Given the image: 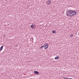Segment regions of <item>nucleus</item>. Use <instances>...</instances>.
<instances>
[{
  "label": "nucleus",
  "mask_w": 79,
  "mask_h": 79,
  "mask_svg": "<svg viewBox=\"0 0 79 79\" xmlns=\"http://www.w3.org/2000/svg\"><path fill=\"white\" fill-rule=\"evenodd\" d=\"M76 14V12L71 10H69L66 13V15L67 16H69V17H72V16H75Z\"/></svg>",
  "instance_id": "f257e3e1"
},
{
  "label": "nucleus",
  "mask_w": 79,
  "mask_h": 79,
  "mask_svg": "<svg viewBox=\"0 0 79 79\" xmlns=\"http://www.w3.org/2000/svg\"><path fill=\"white\" fill-rule=\"evenodd\" d=\"M44 49H47V48H48V44H44Z\"/></svg>",
  "instance_id": "f03ea898"
},
{
  "label": "nucleus",
  "mask_w": 79,
  "mask_h": 79,
  "mask_svg": "<svg viewBox=\"0 0 79 79\" xmlns=\"http://www.w3.org/2000/svg\"><path fill=\"white\" fill-rule=\"evenodd\" d=\"M46 3L48 5H49L51 3V1L50 0H49L48 1L46 2Z\"/></svg>",
  "instance_id": "7ed1b4c3"
},
{
  "label": "nucleus",
  "mask_w": 79,
  "mask_h": 79,
  "mask_svg": "<svg viewBox=\"0 0 79 79\" xmlns=\"http://www.w3.org/2000/svg\"><path fill=\"white\" fill-rule=\"evenodd\" d=\"M31 27L32 29H34L35 27V26L34 25H32L31 26Z\"/></svg>",
  "instance_id": "20e7f679"
},
{
  "label": "nucleus",
  "mask_w": 79,
  "mask_h": 79,
  "mask_svg": "<svg viewBox=\"0 0 79 79\" xmlns=\"http://www.w3.org/2000/svg\"><path fill=\"white\" fill-rule=\"evenodd\" d=\"M34 74H39V72L34 71Z\"/></svg>",
  "instance_id": "39448f33"
},
{
  "label": "nucleus",
  "mask_w": 79,
  "mask_h": 79,
  "mask_svg": "<svg viewBox=\"0 0 79 79\" xmlns=\"http://www.w3.org/2000/svg\"><path fill=\"white\" fill-rule=\"evenodd\" d=\"M60 58V57L58 56H56L55 58V60H58V59H59Z\"/></svg>",
  "instance_id": "423d86ee"
},
{
  "label": "nucleus",
  "mask_w": 79,
  "mask_h": 79,
  "mask_svg": "<svg viewBox=\"0 0 79 79\" xmlns=\"http://www.w3.org/2000/svg\"><path fill=\"white\" fill-rule=\"evenodd\" d=\"M3 46H1L0 48V51L2 50V49H3Z\"/></svg>",
  "instance_id": "0eeeda50"
},
{
  "label": "nucleus",
  "mask_w": 79,
  "mask_h": 79,
  "mask_svg": "<svg viewBox=\"0 0 79 79\" xmlns=\"http://www.w3.org/2000/svg\"><path fill=\"white\" fill-rule=\"evenodd\" d=\"M52 33H55V32H56V31H52Z\"/></svg>",
  "instance_id": "6e6552de"
},
{
  "label": "nucleus",
  "mask_w": 79,
  "mask_h": 79,
  "mask_svg": "<svg viewBox=\"0 0 79 79\" xmlns=\"http://www.w3.org/2000/svg\"><path fill=\"white\" fill-rule=\"evenodd\" d=\"M73 34H72L70 35V36L71 37H73Z\"/></svg>",
  "instance_id": "1a4fd4ad"
},
{
  "label": "nucleus",
  "mask_w": 79,
  "mask_h": 79,
  "mask_svg": "<svg viewBox=\"0 0 79 79\" xmlns=\"http://www.w3.org/2000/svg\"><path fill=\"white\" fill-rule=\"evenodd\" d=\"M43 47L44 48V46H43L41 47H40V48H41V49L42 48H43Z\"/></svg>",
  "instance_id": "9d476101"
},
{
  "label": "nucleus",
  "mask_w": 79,
  "mask_h": 79,
  "mask_svg": "<svg viewBox=\"0 0 79 79\" xmlns=\"http://www.w3.org/2000/svg\"><path fill=\"white\" fill-rule=\"evenodd\" d=\"M5 0V1H6V0Z\"/></svg>",
  "instance_id": "9b49d317"
},
{
  "label": "nucleus",
  "mask_w": 79,
  "mask_h": 79,
  "mask_svg": "<svg viewBox=\"0 0 79 79\" xmlns=\"http://www.w3.org/2000/svg\"><path fill=\"white\" fill-rule=\"evenodd\" d=\"M12 79V78H11V79Z\"/></svg>",
  "instance_id": "f8f14e48"
}]
</instances>
